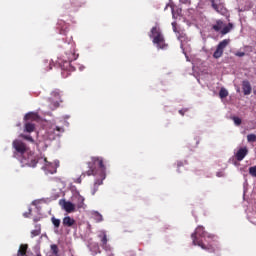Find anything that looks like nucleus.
Wrapping results in <instances>:
<instances>
[{
    "instance_id": "obj_1",
    "label": "nucleus",
    "mask_w": 256,
    "mask_h": 256,
    "mask_svg": "<svg viewBox=\"0 0 256 256\" xmlns=\"http://www.w3.org/2000/svg\"><path fill=\"white\" fill-rule=\"evenodd\" d=\"M88 168V171L82 173L83 177H85V175L91 176L100 173V179L96 180L94 183V190L92 192V195H95V193H97V190L99 189V185H103V180L105 179L106 168L105 164H103V158L92 157L91 161L88 162Z\"/></svg>"
},
{
    "instance_id": "obj_2",
    "label": "nucleus",
    "mask_w": 256,
    "mask_h": 256,
    "mask_svg": "<svg viewBox=\"0 0 256 256\" xmlns=\"http://www.w3.org/2000/svg\"><path fill=\"white\" fill-rule=\"evenodd\" d=\"M191 237L193 245H198V247H201V249H204V251H208V253H219V251H221V248L217 242H212L208 245L203 243V240L201 239H205V237L213 239V236L207 234L203 226H198L195 232L192 233Z\"/></svg>"
},
{
    "instance_id": "obj_3",
    "label": "nucleus",
    "mask_w": 256,
    "mask_h": 256,
    "mask_svg": "<svg viewBox=\"0 0 256 256\" xmlns=\"http://www.w3.org/2000/svg\"><path fill=\"white\" fill-rule=\"evenodd\" d=\"M149 37L150 39H153L152 43L156 45L157 49H167L165 37L163 36V33H161V28H159V26L152 27Z\"/></svg>"
},
{
    "instance_id": "obj_4",
    "label": "nucleus",
    "mask_w": 256,
    "mask_h": 256,
    "mask_svg": "<svg viewBox=\"0 0 256 256\" xmlns=\"http://www.w3.org/2000/svg\"><path fill=\"white\" fill-rule=\"evenodd\" d=\"M77 57H79V55L75 54V52H73V51L67 52L66 53V59L61 64V69L63 71H69L70 73L75 71V68L73 67L71 62L72 61H77Z\"/></svg>"
},
{
    "instance_id": "obj_5",
    "label": "nucleus",
    "mask_w": 256,
    "mask_h": 256,
    "mask_svg": "<svg viewBox=\"0 0 256 256\" xmlns=\"http://www.w3.org/2000/svg\"><path fill=\"white\" fill-rule=\"evenodd\" d=\"M48 107L51 111H55L59 107V103H63L61 100V91L59 89H55L51 92V96L48 98Z\"/></svg>"
},
{
    "instance_id": "obj_6",
    "label": "nucleus",
    "mask_w": 256,
    "mask_h": 256,
    "mask_svg": "<svg viewBox=\"0 0 256 256\" xmlns=\"http://www.w3.org/2000/svg\"><path fill=\"white\" fill-rule=\"evenodd\" d=\"M227 45H229V40L227 39H224L218 44L215 52L213 53L214 59H220V57H223V51H225V47H227Z\"/></svg>"
},
{
    "instance_id": "obj_7",
    "label": "nucleus",
    "mask_w": 256,
    "mask_h": 256,
    "mask_svg": "<svg viewBox=\"0 0 256 256\" xmlns=\"http://www.w3.org/2000/svg\"><path fill=\"white\" fill-rule=\"evenodd\" d=\"M12 147L15 149L16 153H19V155H23L28 150L27 144L18 139L13 141Z\"/></svg>"
},
{
    "instance_id": "obj_8",
    "label": "nucleus",
    "mask_w": 256,
    "mask_h": 256,
    "mask_svg": "<svg viewBox=\"0 0 256 256\" xmlns=\"http://www.w3.org/2000/svg\"><path fill=\"white\" fill-rule=\"evenodd\" d=\"M211 7L216 11V13H220V15H225L227 13V8H225V3L220 2L219 4L215 3V0H210Z\"/></svg>"
},
{
    "instance_id": "obj_9",
    "label": "nucleus",
    "mask_w": 256,
    "mask_h": 256,
    "mask_svg": "<svg viewBox=\"0 0 256 256\" xmlns=\"http://www.w3.org/2000/svg\"><path fill=\"white\" fill-rule=\"evenodd\" d=\"M59 205L62 206V209L66 211V213H73L75 211V204L66 200H60Z\"/></svg>"
},
{
    "instance_id": "obj_10",
    "label": "nucleus",
    "mask_w": 256,
    "mask_h": 256,
    "mask_svg": "<svg viewBox=\"0 0 256 256\" xmlns=\"http://www.w3.org/2000/svg\"><path fill=\"white\" fill-rule=\"evenodd\" d=\"M247 155H249V149L247 147L240 148L235 154L236 161H243Z\"/></svg>"
},
{
    "instance_id": "obj_11",
    "label": "nucleus",
    "mask_w": 256,
    "mask_h": 256,
    "mask_svg": "<svg viewBox=\"0 0 256 256\" xmlns=\"http://www.w3.org/2000/svg\"><path fill=\"white\" fill-rule=\"evenodd\" d=\"M242 91L244 95H251V91H253V88L251 87V82H249V80H244L242 82Z\"/></svg>"
},
{
    "instance_id": "obj_12",
    "label": "nucleus",
    "mask_w": 256,
    "mask_h": 256,
    "mask_svg": "<svg viewBox=\"0 0 256 256\" xmlns=\"http://www.w3.org/2000/svg\"><path fill=\"white\" fill-rule=\"evenodd\" d=\"M37 163H39V159L33 156V154H30L25 162V165H28V167H37Z\"/></svg>"
},
{
    "instance_id": "obj_13",
    "label": "nucleus",
    "mask_w": 256,
    "mask_h": 256,
    "mask_svg": "<svg viewBox=\"0 0 256 256\" xmlns=\"http://www.w3.org/2000/svg\"><path fill=\"white\" fill-rule=\"evenodd\" d=\"M98 237H99V239H100V241H101V247L103 248V249H109L108 247H107V232H105V231H101L100 232V234L98 235Z\"/></svg>"
},
{
    "instance_id": "obj_14",
    "label": "nucleus",
    "mask_w": 256,
    "mask_h": 256,
    "mask_svg": "<svg viewBox=\"0 0 256 256\" xmlns=\"http://www.w3.org/2000/svg\"><path fill=\"white\" fill-rule=\"evenodd\" d=\"M223 27H225L223 20H216V24L212 25V29L213 31H216V33H219V31L221 32Z\"/></svg>"
},
{
    "instance_id": "obj_15",
    "label": "nucleus",
    "mask_w": 256,
    "mask_h": 256,
    "mask_svg": "<svg viewBox=\"0 0 256 256\" xmlns=\"http://www.w3.org/2000/svg\"><path fill=\"white\" fill-rule=\"evenodd\" d=\"M64 227H73L74 223H75V219L71 218L70 216H66L63 218L62 221Z\"/></svg>"
},
{
    "instance_id": "obj_16",
    "label": "nucleus",
    "mask_w": 256,
    "mask_h": 256,
    "mask_svg": "<svg viewBox=\"0 0 256 256\" xmlns=\"http://www.w3.org/2000/svg\"><path fill=\"white\" fill-rule=\"evenodd\" d=\"M24 119L25 121H37V119H39V114L30 112L25 115Z\"/></svg>"
},
{
    "instance_id": "obj_17",
    "label": "nucleus",
    "mask_w": 256,
    "mask_h": 256,
    "mask_svg": "<svg viewBox=\"0 0 256 256\" xmlns=\"http://www.w3.org/2000/svg\"><path fill=\"white\" fill-rule=\"evenodd\" d=\"M24 131H26V133H33V131H35V124L27 122L25 124Z\"/></svg>"
},
{
    "instance_id": "obj_18",
    "label": "nucleus",
    "mask_w": 256,
    "mask_h": 256,
    "mask_svg": "<svg viewBox=\"0 0 256 256\" xmlns=\"http://www.w3.org/2000/svg\"><path fill=\"white\" fill-rule=\"evenodd\" d=\"M233 29V23H228L227 26H223L221 30V35H227Z\"/></svg>"
},
{
    "instance_id": "obj_19",
    "label": "nucleus",
    "mask_w": 256,
    "mask_h": 256,
    "mask_svg": "<svg viewBox=\"0 0 256 256\" xmlns=\"http://www.w3.org/2000/svg\"><path fill=\"white\" fill-rule=\"evenodd\" d=\"M53 133L59 137V135H61V133H65V129L61 126H55L53 129H52Z\"/></svg>"
},
{
    "instance_id": "obj_20",
    "label": "nucleus",
    "mask_w": 256,
    "mask_h": 256,
    "mask_svg": "<svg viewBox=\"0 0 256 256\" xmlns=\"http://www.w3.org/2000/svg\"><path fill=\"white\" fill-rule=\"evenodd\" d=\"M50 249H51L52 255L59 256V246H57L56 244H52L50 246Z\"/></svg>"
},
{
    "instance_id": "obj_21",
    "label": "nucleus",
    "mask_w": 256,
    "mask_h": 256,
    "mask_svg": "<svg viewBox=\"0 0 256 256\" xmlns=\"http://www.w3.org/2000/svg\"><path fill=\"white\" fill-rule=\"evenodd\" d=\"M229 92L225 88H221L219 92L220 99H225V97H228Z\"/></svg>"
},
{
    "instance_id": "obj_22",
    "label": "nucleus",
    "mask_w": 256,
    "mask_h": 256,
    "mask_svg": "<svg viewBox=\"0 0 256 256\" xmlns=\"http://www.w3.org/2000/svg\"><path fill=\"white\" fill-rule=\"evenodd\" d=\"M93 217L97 223H101V221H103V215H101L99 212H94Z\"/></svg>"
},
{
    "instance_id": "obj_23",
    "label": "nucleus",
    "mask_w": 256,
    "mask_h": 256,
    "mask_svg": "<svg viewBox=\"0 0 256 256\" xmlns=\"http://www.w3.org/2000/svg\"><path fill=\"white\" fill-rule=\"evenodd\" d=\"M39 235H41V227H36L35 230L31 231L32 239H33V237H39Z\"/></svg>"
},
{
    "instance_id": "obj_24",
    "label": "nucleus",
    "mask_w": 256,
    "mask_h": 256,
    "mask_svg": "<svg viewBox=\"0 0 256 256\" xmlns=\"http://www.w3.org/2000/svg\"><path fill=\"white\" fill-rule=\"evenodd\" d=\"M52 224L54 225V227H56V229H59L60 225H61V220L57 219L55 217L51 218Z\"/></svg>"
},
{
    "instance_id": "obj_25",
    "label": "nucleus",
    "mask_w": 256,
    "mask_h": 256,
    "mask_svg": "<svg viewBox=\"0 0 256 256\" xmlns=\"http://www.w3.org/2000/svg\"><path fill=\"white\" fill-rule=\"evenodd\" d=\"M247 141H248V143H255L256 135L255 134H248L247 135Z\"/></svg>"
},
{
    "instance_id": "obj_26",
    "label": "nucleus",
    "mask_w": 256,
    "mask_h": 256,
    "mask_svg": "<svg viewBox=\"0 0 256 256\" xmlns=\"http://www.w3.org/2000/svg\"><path fill=\"white\" fill-rule=\"evenodd\" d=\"M20 137H22V139H25L26 141H29L30 143H35V140L33 139V137L29 135L21 134Z\"/></svg>"
},
{
    "instance_id": "obj_27",
    "label": "nucleus",
    "mask_w": 256,
    "mask_h": 256,
    "mask_svg": "<svg viewBox=\"0 0 256 256\" xmlns=\"http://www.w3.org/2000/svg\"><path fill=\"white\" fill-rule=\"evenodd\" d=\"M249 173L252 177H256V166H252L249 168Z\"/></svg>"
},
{
    "instance_id": "obj_28",
    "label": "nucleus",
    "mask_w": 256,
    "mask_h": 256,
    "mask_svg": "<svg viewBox=\"0 0 256 256\" xmlns=\"http://www.w3.org/2000/svg\"><path fill=\"white\" fill-rule=\"evenodd\" d=\"M232 119H233L235 125H237V126L241 125V123H242L241 118L234 116Z\"/></svg>"
},
{
    "instance_id": "obj_29",
    "label": "nucleus",
    "mask_w": 256,
    "mask_h": 256,
    "mask_svg": "<svg viewBox=\"0 0 256 256\" xmlns=\"http://www.w3.org/2000/svg\"><path fill=\"white\" fill-rule=\"evenodd\" d=\"M187 111H189L188 109H182L179 110V113L182 115V117L185 115V113H187Z\"/></svg>"
},
{
    "instance_id": "obj_30",
    "label": "nucleus",
    "mask_w": 256,
    "mask_h": 256,
    "mask_svg": "<svg viewBox=\"0 0 256 256\" xmlns=\"http://www.w3.org/2000/svg\"><path fill=\"white\" fill-rule=\"evenodd\" d=\"M236 56L237 57H245V52H237Z\"/></svg>"
},
{
    "instance_id": "obj_31",
    "label": "nucleus",
    "mask_w": 256,
    "mask_h": 256,
    "mask_svg": "<svg viewBox=\"0 0 256 256\" xmlns=\"http://www.w3.org/2000/svg\"><path fill=\"white\" fill-rule=\"evenodd\" d=\"M177 166H178V169H179L180 167H183V162H178V163H177Z\"/></svg>"
},
{
    "instance_id": "obj_32",
    "label": "nucleus",
    "mask_w": 256,
    "mask_h": 256,
    "mask_svg": "<svg viewBox=\"0 0 256 256\" xmlns=\"http://www.w3.org/2000/svg\"><path fill=\"white\" fill-rule=\"evenodd\" d=\"M29 215H31V210L28 213H24V217H29Z\"/></svg>"
},
{
    "instance_id": "obj_33",
    "label": "nucleus",
    "mask_w": 256,
    "mask_h": 256,
    "mask_svg": "<svg viewBox=\"0 0 256 256\" xmlns=\"http://www.w3.org/2000/svg\"><path fill=\"white\" fill-rule=\"evenodd\" d=\"M79 200L81 201V203H83L85 201V199L83 197H79Z\"/></svg>"
},
{
    "instance_id": "obj_34",
    "label": "nucleus",
    "mask_w": 256,
    "mask_h": 256,
    "mask_svg": "<svg viewBox=\"0 0 256 256\" xmlns=\"http://www.w3.org/2000/svg\"><path fill=\"white\" fill-rule=\"evenodd\" d=\"M77 183H81V178H78Z\"/></svg>"
},
{
    "instance_id": "obj_35",
    "label": "nucleus",
    "mask_w": 256,
    "mask_h": 256,
    "mask_svg": "<svg viewBox=\"0 0 256 256\" xmlns=\"http://www.w3.org/2000/svg\"><path fill=\"white\" fill-rule=\"evenodd\" d=\"M109 256H115V254L111 253Z\"/></svg>"
},
{
    "instance_id": "obj_36",
    "label": "nucleus",
    "mask_w": 256,
    "mask_h": 256,
    "mask_svg": "<svg viewBox=\"0 0 256 256\" xmlns=\"http://www.w3.org/2000/svg\"><path fill=\"white\" fill-rule=\"evenodd\" d=\"M187 1H188V0H184V2H183V3H187Z\"/></svg>"
},
{
    "instance_id": "obj_37",
    "label": "nucleus",
    "mask_w": 256,
    "mask_h": 256,
    "mask_svg": "<svg viewBox=\"0 0 256 256\" xmlns=\"http://www.w3.org/2000/svg\"><path fill=\"white\" fill-rule=\"evenodd\" d=\"M254 95H256V90H254Z\"/></svg>"
},
{
    "instance_id": "obj_38",
    "label": "nucleus",
    "mask_w": 256,
    "mask_h": 256,
    "mask_svg": "<svg viewBox=\"0 0 256 256\" xmlns=\"http://www.w3.org/2000/svg\"><path fill=\"white\" fill-rule=\"evenodd\" d=\"M36 256H42L41 254H37Z\"/></svg>"
},
{
    "instance_id": "obj_39",
    "label": "nucleus",
    "mask_w": 256,
    "mask_h": 256,
    "mask_svg": "<svg viewBox=\"0 0 256 256\" xmlns=\"http://www.w3.org/2000/svg\"><path fill=\"white\" fill-rule=\"evenodd\" d=\"M168 7H169V4H167L166 8H168Z\"/></svg>"
},
{
    "instance_id": "obj_40",
    "label": "nucleus",
    "mask_w": 256,
    "mask_h": 256,
    "mask_svg": "<svg viewBox=\"0 0 256 256\" xmlns=\"http://www.w3.org/2000/svg\"><path fill=\"white\" fill-rule=\"evenodd\" d=\"M168 7H169V4H167L166 8H168Z\"/></svg>"
}]
</instances>
